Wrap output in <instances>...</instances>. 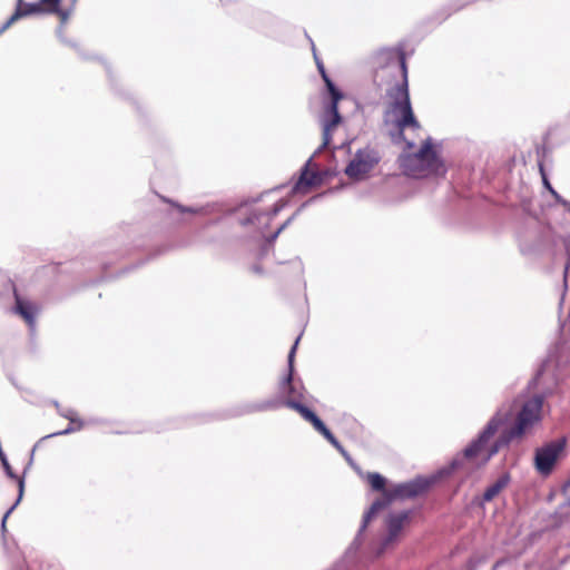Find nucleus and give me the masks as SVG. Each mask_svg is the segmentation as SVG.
I'll list each match as a JSON object with an SVG mask.
<instances>
[{
  "instance_id": "f257e3e1",
  "label": "nucleus",
  "mask_w": 570,
  "mask_h": 570,
  "mask_svg": "<svg viewBox=\"0 0 570 570\" xmlns=\"http://www.w3.org/2000/svg\"><path fill=\"white\" fill-rule=\"evenodd\" d=\"M542 406L543 397L540 395H534L523 401L520 405L515 424L510 429L503 430L500 438L491 446H488V441L499 431L501 425L510 416L509 412L499 410L482 431L478 440L472 442L464 450L461 456L453 460L452 469L456 470L459 468H463L466 471H470L484 465L495 453H498L502 445L508 444L514 439L521 438L528 433L534 424L541 421Z\"/></svg>"
},
{
  "instance_id": "f03ea898",
  "label": "nucleus",
  "mask_w": 570,
  "mask_h": 570,
  "mask_svg": "<svg viewBox=\"0 0 570 570\" xmlns=\"http://www.w3.org/2000/svg\"><path fill=\"white\" fill-rule=\"evenodd\" d=\"M380 56L393 62V65L401 70L403 77L402 82L389 92L391 101L387 104L384 112L385 125L394 127L400 137L403 136L404 130L407 128L419 130L421 125L416 120L411 106L407 69L403 53L394 50H384Z\"/></svg>"
},
{
  "instance_id": "7ed1b4c3",
  "label": "nucleus",
  "mask_w": 570,
  "mask_h": 570,
  "mask_svg": "<svg viewBox=\"0 0 570 570\" xmlns=\"http://www.w3.org/2000/svg\"><path fill=\"white\" fill-rule=\"evenodd\" d=\"M400 167L406 176L423 178L430 175H443V163L433 150L430 140L416 153H403L400 156Z\"/></svg>"
},
{
  "instance_id": "20e7f679",
  "label": "nucleus",
  "mask_w": 570,
  "mask_h": 570,
  "mask_svg": "<svg viewBox=\"0 0 570 570\" xmlns=\"http://www.w3.org/2000/svg\"><path fill=\"white\" fill-rule=\"evenodd\" d=\"M426 487H428V484L425 482H423L422 480H416V481L397 484V485L393 487L392 489H390L389 491H385L384 498L376 500L371 505L370 510L364 514L361 529H360L352 547H354L355 549L358 548V546L361 544V541H360L361 534L364 531V529L367 527L368 522L372 520V518L375 515L376 512H379L380 510L387 507L391 503V501L394 499L412 498V497L419 495L420 493H422L425 490Z\"/></svg>"
},
{
  "instance_id": "39448f33",
  "label": "nucleus",
  "mask_w": 570,
  "mask_h": 570,
  "mask_svg": "<svg viewBox=\"0 0 570 570\" xmlns=\"http://www.w3.org/2000/svg\"><path fill=\"white\" fill-rule=\"evenodd\" d=\"M320 72L326 83L327 90L331 96L330 102L325 106L324 116L322 119L323 125V144L316 150L315 154L320 153L322 148H325L330 145L332 140V134L341 122L342 118L338 112V101L343 98L342 92L335 87L333 81L327 77L324 66L320 65Z\"/></svg>"
},
{
  "instance_id": "423d86ee",
  "label": "nucleus",
  "mask_w": 570,
  "mask_h": 570,
  "mask_svg": "<svg viewBox=\"0 0 570 570\" xmlns=\"http://www.w3.org/2000/svg\"><path fill=\"white\" fill-rule=\"evenodd\" d=\"M379 156L371 148H364L358 150L347 167L345 168V174L353 179H362L364 178L370 170L377 164Z\"/></svg>"
},
{
  "instance_id": "0eeeda50",
  "label": "nucleus",
  "mask_w": 570,
  "mask_h": 570,
  "mask_svg": "<svg viewBox=\"0 0 570 570\" xmlns=\"http://www.w3.org/2000/svg\"><path fill=\"white\" fill-rule=\"evenodd\" d=\"M301 336H298L292 346L288 354V374L286 377L279 383V393L282 395H286L287 400L301 399L303 396L302 390L303 386L299 383L293 381V371H294V356L298 345Z\"/></svg>"
},
{
  "instance_id": "6e6552de",
  "label": "nucleus",
  "mask_w": 570,
  "mask_h": 570,
  "mask_svg": "<svg viewBox=\"0 0 570 570\" xmlns=\"http://www.w3.org/2000/svg\"><path fill=\"white\" fill-rule=\"evenodd\" d=\"M287 202L285 199H278L275 202L269 209L266 210H253L247 218L242 220V224L247 226H255L259 232H263L268 226L269 222L276 216L285 206Z\"/></svg>"
},
{
  "instance_id": "1a4fd4ad",
  "label": "nucleus",
  "mask_w": 570,
  "mask_h": 570,
  "mask_svg": "<svg viewBox=\"0 0 570 570\" xmlns=\"http://www.w3.org/2000/svg\"><path fill=\"white\" fill-rule=\"evenodd\" d=\"M561 451V443H550L541 449H538L534 458L537 470L541 474L548 475L552 471Z\"/></svg>"
},
{
  "instance_id": "9d476101",
  "label": "nucleus",
  "mask_w": 570,
  "mask_h": 570,
  "mask_svg": "<svg viewBox=\"0 0 570 570\" xmlns=\"http://www.w3.org/2000/svg\"><path fill=\"white\" fill-rule=\"evenodd\" d=\"M313 166V158L311 157L306 161L298 180L292 189L294 194H306L311 188L320 186L323 183V174L314 169Z\"/></svg>"
},
{
  "instance_id": "9b49d317",
  "label": "nucleus",
  "mask_w": 570,
  "mask_h": 570,
  "mask_svg": "<svg viewBox=\"0 0 570 570\" xmlns=\"http://www.w3.org/2000/svg\"><path fill=\"white\" fill-rule=\"evenodd\" d=\"M409 520V512L403 511L400 513L391 514L387 519V537L383 541L382 548L377 551V554H381L385 548L391 544L400 531L403 529L405 522Z\"/></svg>"
},
{
  "instance_id": "f8f14e48",
  "label": "nucleus",
  "mask_w": 570,
  "mask_h": 570,
  "mask_svg": "<svg viewBox=\"0 0 570 570\" xmlns=\"http://www.w3.org/2000/svg\"><path fill=\"white\" fill-rule=\"evenodd\" d=\"M42 12H46V9L40 1L19 6L14 13L0 27V35H2L18 19Z\"/></svg>"
},
{
  "instance_id": "ddd939ff",
  "label": "nucleus",
  "mask_w": 570,
  "mask_h": 570,
  "mask_svg": "<svg viewBox=\"0 0 570 570\" xmlns=\"http://www.w3.org/2000/svg\"><path fill=\"white\" fill-rule=\"evenodd\" d=\"M2 465H3V469H4V471H6V474H7L9 478H11V479L17 480V481H18V487H19V495H18L17 501H16V502L13 503V505H12V507H11V508L6 512V514H4V515H3V518H2L1 529H2V531H4V530H6V522H7L8 517H9V515H10V513L16 509V507L19 504V502H20V500H21V498H22V495H23V490H24V480H23L22 478H18V476L13 473V471H12V469H11V466H10V464H9V462H8V460H7V459H2Z\"/></svg>"
},
{
  "instance_id": "4468645a",
  "label": "nucleus",
  "mask_w": 570,
  "mask_h": 570,
  "mask_svg": "<svg viewBox=\"0 0 570 570\" xmlns=\"http://www.w3.org/2000/svg\"><path fill=\"white\" fill-rule=\"evenodd\" d=\"M14 298H16V306L14 311L18 313L21 317L24 318V321L32 326L35 323V315H36V307L30 302L23 301L14 289Z\"/></svg>"
},
{
  "instance_id": "2eb2a0df",
  "label": "nucleus",
  "mask_w": 570,
  "mask_h": 570,
  "mask_svg": "<svg viewBox=\"0 0 570 570\" xmlns=\"http://www.w3.org/2000/svg\"><path fill=\"white\" fill-rule=\"evenodd\" d=\"M510 478L508 474L501 475L493 484H491L483 493L482 502L492 501L504 488L508 487Z\"/></svg>"
},
{
  "instance_id": "dca6fc26",
  "label": "nucleus",
  "mask_w": 570,
  "mask_h": 570,
  "mask_svg": "<svg viewBox=\"0 0 570 570\" xmlns=\"http://www.w3.org/2000/svg\"><path fill=\"white\" fill-rule=\"evenodd\" d=\"M284 404L295 411H297L306 421H308L313 426H315L321 420L320 417L312 412L309 409L301 404L295 400H286Z\"/></svg>"
},
{
  "instance_id": "f3484780",
  "label": "nucleus",
  "mask_w": 570,
  "mask_h": 570,
  "mask_svg": "<svg viewBox=\"0 0 570 570\" xmlns=\"http://www.w3.org/2000/svg\"><path fill=\"white\" fill-rule=\"evenodd\" d=\"M282 404H283V402L278 399L266 400L263 402H256V403L249 404L247 406L246 412L252 413V412H263V411L275 410V409H278Z\"/></svg>"
},
{
  "instance_id": "a211bd4d",
  "label": "nucleus",
  "mask_w": 570,
  "mask_h": 570,
  "mask_svg": "<svg viewBox=\"0 0 570 570\" xmlns=\"http://www.w3.org/2000/svg\"><path fill=\"white\" fill-rule=\"evenodd\" d=\"M365 478L374 491H383V493L386 491L385 490L386 480L380 473L370 472V473H366Z\"/></svg>"
},
{
  "instance_id": "6ab92c4d",
  "label": "nucleus",
  "mask_w": 570,
  "mask_h": 570,
  "mask_svg": "<svg viewBox=\"0 0 570 570\" xmlns=\"http://www.w3.org/2000/svg\"><path fill=\"white\" fill-rule=\"evenodd\" d=\"M43 8L46 9V12L49 13H57L59 12V4L61 0H40Z\"/></svg>"
},
{
  "instance_id": "aec40b11",
  "label": "nucleus",
  "mask_w": 570,
  "mask_h": 570,
  "mask_svg": "<svg viewBox=\"0 0 570 570\" xmlns=\"http://www.w3.org/2000/svg\"><path fill=\"white\" fill-rule=\"evenodd\" d=\"M82 426H83L82 421H77L76 423H71L70 422L68 428H66L63 431L58 432V433H53L50 436H53V435H66V434H69V433H72L75 431L80 430Z\"/></svg>"
},
{
  "instance_id": "412c9836",
  "label": "nucleus",
  "mask_w": 570,
  "mask_h": 570,
  "mask_svg": "<svg viewBox=\"0 0 570 570\" xmlns=\"http://www.w3.org/2000/svg\"><path fill=\"white\" fill-rule=\"evenodd\" d=\"M60 414L68 419L71 423H76L77 421H80L77 416V413L75 410L72 409H67V410H63L60 412Z\"/></svg>"
},
{
  "instance_id": "4be33fe9",
  "label": "nucleus",
  "mask_w": 570,
  "mask_h": 570,
  "mask_svg": "<svg viewBox=\"0 0 570 570\" xmlns=\"http://www.w3.org/2000/svg\"><path fill=\"white\" fill-rule=\"evenodd\" d=\"M314 429L320 432L326 440L332 436V432L326 428V425L320 421L315 426Z\"/></svg>"
},
{
  "instance_id": "5701e85b",
  "label": "nucleus",
  "mask_w": 570,
  "mask_h": 570,
  "mask_svg": "<svg viewBox=\"0 0 570 570\" xmlns=\"http://www.w3.org/2000/svg\"><path fill=\"white\" fill-rule=\"evenodd\" d=\"M540 171L542 174V180H543V184L546 186V188L556 197L558 198V194L556 193V190L551 187L549 180L547 179L546 175H544V171H543V168L542 166H540Z\"/></svg>"
},
{
  "instance_id": "b1692460",
  "label": "nucleus",
  "mask_w": 570,
  "mask_h": 570,
  "mask_svg": "<svg viewBox=\"0 0 570 570\" xmlns=\"http://www.w3.org/2000/svg\"><path fill=\"white\" fill-rule=\"evenodd\" d=\"M292 218H289L288 220H286L283 225H281L277 230L272 235L269 242L273 243L277 236L282 233V230L291 223Z\"/></svg>"
},
{
  "instance_id": "393cba45",
  "label": "nucleus",
  "mask_w": 570,
  "mask_h": 570,
  "mask_svg": "<svg viewBox=\"0 0 570 570\" xmlns=\"http://www.w3.org/2000/svg\"><path fill=\"white\" fill-rule=\"evenodd\" d=\"M566 248H567V253H568V256H569V261H568V264L566 266V274H567L569 268H570V237L566 242Z\"/></svg>"
},
{
  "instance_id": "a878e982",
  "label": "nucleus",
  "mask_w": 570,
  "mask_h": 570,
  "mask_svg": "<svg viewBox=\"0 0 570 570\" xmlns=\"http://www.w3.org/2000/svg\"><path fill=\"white\" fill-rule=\"evenodd\" d=\"M327 441H328L332 445H334L337 450H338V449H341V446H342V445H341V443L336 440V438H335L334 435L330 436V438L327 439Z\"/></svg>"
},
{
  "instance_id": "bb28decb",
  "label": "nucleus",
  "mask_w": 570,
  "mask_h": 570,
  "mask_svg": "<svg viewBox=\"0 0 570 570\" xmlns=\"http://www.w3.org/2000/svg\"><path fill=\"white\" fill-rule=\"evenodd\" d=\"M327 441H328L332 445H334L337 450H338V449H341V446H342V445H341V443L336 440V438H335L334 435L330 436V438L327 439Z\"/></svg>"
},
{
  "instance_id": "cd10ccee",
  "label": "nucleus",
  "mask_w": 570,
  "mask_h": 570,
  "mask_svg": "<svg viewBox=\"0 0 570 570\" xmlns=\"http://www.w3.org/2000/svg\"><path fill=\"white\" fill-rule=\"evenodd\" d=\"M327 441H328L332 445H334L337 450H338V449H341V446H342V445H341V443L336 440V438H335L334 435L330 436V438L327 439Z\"/></svg>"
},
{
  "instance_id": "c85d7f7f",
  "label": "nucleus",
  "mask_w": 570,
  "mask_h": 570,
  "mask_svg": "<svg viewBox=\"0 0 570 570\" xmlns=\"http://www.w3.org/2000/svg\"><path fill=\"white\" fill-rule=\"evenodd\" d=\"M179 210L181 213H196L197 210L194 209V208H187V207H183V206H178Z\"/></svg>"
},
{
  "instance_id": "c756f323",
  "label": "nucleus",
  "mask_w": 570,
  "mask_h": 570,
  "mask_svg": "<svg viewBox=\"0 0 570 570\" xmlns=\"http://www.w3.org/2000/svg\"><path fill=\"white\" fill-rule=\"evenodd\" d=\"M338 451L343 454V456L347 460V461H351V458L348 455V453L344 450L343 446H341V449H338Z\"/></svg>"
},
{
  "instance_id": "7c9ffc66",
  "label": "nucleus",
  "mask_w": 570,
  "mask_h": 570,
  "mask_svg": "<svg viewBox=\"0 0 570 570\" xmlns=\"http://www.w3.org/2000/svg\"><path fill=\"white\" fill-rule=\"evenodd\" d=\"M338 451L343 454V456L347 460V461H351V458L348 455V453L344 450L343 446H341V449H338Z\"/></svg>"
},
{
  "instance_id": "2f4dec72",
  "label": "nucleus",
  "mask_w": 570,
  "mask_h": 570,
  "mask_svg": "<svg viewBox=\"0 0 570 570\" xmlns=\"http://www.w3.org/2000/svg\"><path fill=\"white\" fill-rule=\"evenodd\" d=\"M312 51H314V52H315V48H312ZM314 56H316V55L314 53ZM315 59H316V63H317V67H318V68H320V65H322V66H323V63H322L321 61H318L317 57H315Z\"/></svg>"
},
{
  "instance_id": "473e14b6",
  "label": "nucleus",
  "mask_w": 570,
  "mask_h": 570,
  "mask_svg": "<svg viewBox=\"0 0 570 570\" xmlns=\"http://www.w3.org/2000/svg\"><path fill=\"white\" fill-rule=\"evenodd\" d=\"M407 146H409V148H412L413 144L412 142H407Z\"/></svg>"
},
{
  "instance_id": "72a5a7b5",
  "label": "nucleus",
  "mask_w": 570,
  "mask_h": 570,
  "mask_svg": "<svg viewBox=\"0 0 570 570\" xmlns=\"http://www.w3.org/2000/svg\"><path fill=\"white\" fill-rule=\"evenodd\" d=\"M19 2H21V0H19Z\"/></svg>"
}]
</instances>
